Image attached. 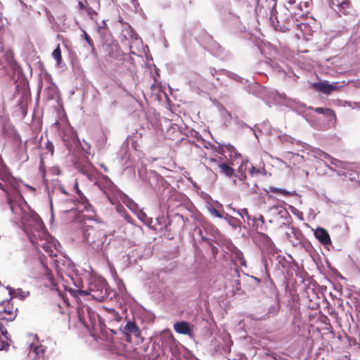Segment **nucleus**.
Instances as JSON below:
<instances>
[{"label": "nucleus", "mask_w": 360, "mask_h": 360, "mask_svg": "<svg viewBox=\"0 0 360 360\" xmlns=\"http://www.w3.org/2000/svg\"><path fill=\"white\" fill-rule=\"evenodd\" d=\"M324 165H325L327 168H328L330 170H331V171H333V172H337V174H338V175H340V176H341V175H345V174L344 172L341 173V172H340L336 171V170L335 169V168H334V167H333L332 166H330L329 164H328V163H327V162H324Z\"/></svg>", "instance_id": "72a5a7b5"}, {"label": "nucleus", "mask_w": 360, "mask_h": 360, "mask_svg": "<svg viewBox=\"0 0 360 360\" xmlns=\"http://www.w3.org/2000/svg\"><path fill=\"white\" fill-rule=\"evenodd\" d=\"M75 188L77 191V193L78 194L79 198L81 202L84 204L89 203V200L83 194V193L78 188V183L76 181L75 184Z\"/></svg>", "instance_id": "393cba45"}, {"label": "nucleus", "mask_w": 360, "mask_h": 360, "mask_svg": "<svg viewBox=\"0 0 360 360\" xmlns=\"http://www.w3.org/2000/svg\"><path fill=\"white\" fill-rule=\"evenodd\" d=\"M79 169L82 174L85 175L91 181H93L94 185L97 186L105 194V186L100 182L99 176H101L102 178L105 179L109 186H112V182L106 176L99 174L96 168L91 165L81 166Z\"/></svg>", "instance_id": "20e7f679"}, {"label": "nucleus", "mask_w": 360, "mask_h": 360, "mask_svg": "<svg viewBox=\"0 0 360 360\" xmlns=\"http://www.w3.org/2000/svg\"><path fill=\"white\" fill-rule=\"evenodd\" d=\"M82 233L84 239L93 250L100 252L103 251L105 240L104 233L92 226L83 227Z\"/></svg>", "instance_id": "f03ea898"}, {"label": "nucleus", "mask_w": 360, "mask_h": 360, "mask_svg": "<svg viewBox=\"0 0 360 360\" xmlns=\"http://www.w3.org/2000/svg\"><path fill=\"white\" fill-rule=\"evenodd\" d=\"M313 86L315 89L325 94H330L335 89L333 85L328 84L326 82L314 83Z\"/></svg>", "instance_id": "dca6fc26"}, {"label": "nucleus", "mask_w": 360, "mask_h": 360, "mask_svg": "<svg viewBox=\"0 0 360 360\" xmlns=\"http://www.w3.org/2000/svg\"><path fill=\"white\" fill-rule=\"evenodd\" d=\"M248 160L242 161L240 165L238 167V168L237 169V172L238 173L245 172V171L248 170Z\"/></svg>", "instance_id": "cd10ccee"}, {"label": "nucleus", "mask_w": 360, "mask_h": 360, "mask_svg": "<svg viewBox=\"0 0 360 360\" xmlns=\"http://www.w3.org/2000/svg\"><path fill=\"white\" fill-rule=\"evenodd\" d=\"M7 202H8V204L9 205L10 209L13 212H14V205H13L11 198L8 195L7 196Z\"/></svg>", "instance_id": "f704fd0d"}, {"label": "nucleus", "mask_w": 360, "mask_h": 360, "mask_svg": "<svg viewBox=\"0 0 360 360\" xmlns=\"http://www.w3.org/2000/svg\"><path fill=\"white\" fill-rule=\"evenodd\" d=\"M97 4H98L97 8H99V7H100L99 3L98 2Z\"/></svg>", "instance_id": "c03bdc74"}, {"label": "nucleus", "mask_w": 360, "mask_h": 360, "mask_svg": "<svg viewBox=\"0 0 360 360\" xmlns=\"http://www.w3.org/2000/svg\"><path fill=\"white\" fill-rule=\"evenodd\" d=\"M295 2H296V1H295V0H288V4L289 5H292V4H294Z\"/></svg>", "instance_id": "ea45409f"}, {"label": "nucleus", "mask_w": 360, "mask_h": 360, "mask_svg": "<svg viewBox=\"0 0 360 360\" xmlns=\"http://www.w3.org/2000/svg\"><path fill=\"white\" fill-rule=\"evenodd\" d=\"M269 191L271 193L281 194L285 197L290 196L292 195L290 192L286 191L285 189L279 188L274 186H269Z\"/></svg>", "instance_id": "4be33fe9"}, {"label": "nucleus", "mask_w": 360, "mask_h": 360, "mask_svg": "<svg viewBox=\"0 0 360 360\" xmlns=\"http://www.w3.org/2000/svg\"><path fill=\"white\" fill-rule=\"evenodd\" d=\"M83 35H84V39L86 41V42L91 47V53L93 54H95L96 53V47L94 46V43L93 40L84 30H83Z\"/></svg>", "instance_id": "b1692460"}, {"label": "nucleus", "mask_w": 360, "mask_h": 360, "mask_svg": "<svg viewBox=\"0 0 360 360\" xmlns=\"http://www.w3.org/2000/svg\"><path fill=\"white\" fill-rule=\"evenodd\" d=\"M11 175L8 172V169L4 164L1 156L0 157V179L4 182L9 181L11 180Z\"/></svg>", "instance_id": "ddd939ff"}, {"label": "nucleus", "mask_w": 360, "mask_h": 360, "mask_svg": "<svg viewBox=\"0 0 360 360\" xmlns=\"http://www.w3.org/2000/svg\"><path fill=\"white\" fill-rule=\"evenodd\" d=\"M236 282H237V284L239 285H240V281L238 280Z\"/></svg>", "instance_id": "37998d69"}, {"label": "nucleus", "mask_w": 360, "mask_h": 360, "mask_svg": "<svg viewBox=\"0 0 360 360\" xmlns=\"http://www.w3.org/2000/svg\"><path fill=\"white\" fill-rule=\"evenodd\" d=\"M174 330L179 334L191 335L192 333V328L187 321H179L174 324Z\"/></svg>", "instance_id": "9b49d317"}, {"label": "nucleus", "mask_w": 360, "mask_h": 360, "mask_svg": "<svg viewBox=\"0 0 360 360\" xmlns=\"http://www.w3.org/2000/svg\"><path fill=\"white\" fill-rule=\"evenodd\" d=\"M240 215H245L247 217L248 221L251 219V216L249 214L248 210L247 208H244L241 210V212H239Z\"/></svg>", "instance_id": "473e14b6"}, {"label": "nucleus", "mask_w": 360, "mask_h": 360, "mask_svg": "<svg viewBox=\"0 0 360 360\" xmlns=\"http://www.w3.org/2000/svg\"><path fill=\"white\" fill-rule=\"evenodd\" d=\"M248 171L251 176H257L261 174H265V169L264 167H255L251 162H248Z\"/></svg>", "instance_id": "f3484780"}, {"label": "nucleus", "mask_w": 360, "mask_h": 360, "mask_svg": "<svg viewBox=\"0 0 360 360\" xmlns=\"http://www.w3.org/2000/svg\"><path fill=\"white\" fill-rule=\"evenodd\" d=\"M210 212L212 215H214L218 218H222V214L218 210H217L215 208L212 207L210 210Z\"/></svg>", "instance_id": "2f4dec72"}, {"label": "nucleus", "mask_w": 360, "mask_h": 360, "mask_svg": "<svg viewBox=\"0 0 360 360\" xmlns=\"http://www.w3.org/2000/svg\"><path fill=\"white\" fill-rule=\"evenodd\" d=\"M124 217L127 222L131 223L132 217L128 214L126 211L124 212Z\"/></svg>", "instance_id": "c9c22d12"}, {"label": "nucleus", "mask_w": 360, "mask_h": 360, "mask_svg": "<svg viewBox=\"0 0 360 360\" xmlns=\"http://www.w3.org/2000/svg\"><path fill=\"white\" fill-rule=\"evenodd\" d=\"M329 162L331 165L335 166L338 168H341L343 169H346L347 168L348 163L345 161H341L340 160H338L332 156H330V158L329 159Z\"/></svg>", "instance_id": "6ab92c4d"}, {"label": "nucleus", "mask_w": 360, "mask_h": 360, "mask_svg": "<svg viewBox=\"0 0 360 360\" xmlns=\"http://www.w3.org/2000/svg\"><path fill=\"white\" fill-rule=\"evenodd\" d=\"M41 259V264L44 268V275L46 279L48 281L47 283H46V286H49L51 289H56V287L58 285L56 279L54 278L53 274H51V270L48 268L47 264L44 261L43 258H40Z\"/></svg>", "instance_id": "0eeeda50"}, {"label": "nucleus", "mask_w": 360, "mask_h": 360, "mask_svg": "<svg viewBox=\"0 0 360 360\" xmlns=\"http://www.w3.org/2000/svg\"><path fill=\"white\" fill-rule=\"evenodd\" d=\"M123 332L128 336L141 337V330L137 324L133 321H129L124 327Z\"/></svg>", "instance_id": "6e6552de"}, {"label": "nucleus", "mask_w": 360, "mask_h": 360, "mask_svg": "<svg viewBox=\"0 0 360 360\" xmlns=\"http://www.w3.org/2000/svg\"><path fill=\"white\" fill-rule=\"evenodd\" d=\"M52 56L56 60L58 65H60L61 63L62 55L60 44H58L56 49L53 51Z\"/></svg>", "instance_id": "5701e85b"}, {"label": "nucleus", "mask_w": 360, "mask_h": 360, "mask_svg": "<svg viewBox=\"0 0 360 360\" xmlns=\"http://www.w3.org/2000/svg\"><path fill=\"white\" fill-rule=\"evenodd\" d=\"M314 236L322 245H327L331 243L329 233L323 228H317L314 231Z\"/></svg>", "instance_id": "9d476101"}, {"label": "nucleus", "mask_w": 360, "mask_h": 360, "mask_svg": "<svg viewBox=\"0 0 360 360\" xmlns=\"http://www.w3.org/2000/svg\"><path fill=\"white\" fill-rule=\"evenodd\" d=\"M258 237L260 240L264 242V243L266 246V248H273L274 243L272 242V240L268 235H266V233H259Z\"/></svg>", "instance_id": "aec40b11"}, {"label": "nucleus", "mask_w": 360, "mask_h": 360, "mask_svg": "<svg viewBox=\"0 0 360 360\" xmlns=\"http://www.w3.org/2000/svg\"><path fill=\"white\" fill-rule=\"evenodd\" d=\"M89 290L90 292L88 293L86 291L79 290V293L82 295L90 294L94 299L98 301H102L105 298V290H103L102 288L101 290H96L93 287H91Z\"/></svg>", "instance_id": "f8f14e48"}, {"label": "nucleus", "mask_w": 360, "mask_h": 360, "mask_svg": "<svg viewBox=\"0 0 360 360\" xmlns=\"http://www.w3.org/2000/svg\"><path fill=\"white\" fill-rule=\"evenodd\" d=\"M279 30H280V31H282V32H285V29H284V28H281H281L279 29Z\"/></svg>", "instance_id": "79ce46f5"}, {"label": "nucleus", "mask_w": 360, "mask_h": 360, "mask_svg": "<svg viewBox=\"0 0 360 360\" xmlns=\"http://www.w3.org/2000/svg\"><path fill=\"white\" fill-rule=\"evenodd\" d=\"M339 8V11L344 15L349 13L351 8V2L349 0H336V3H333Z\"/></svg>", "instance_id": "4468645a"}, {"label": "nucleus", "mask_w": 360, "mask_h": 360, "mask_svg": "<svg viewBox=\"0 0 360 360\" xmlns=\"http://www.w3.org/2000/svg\"><path fill=\"white\" fill-rule=\"evenodd\" d=\"M108 200H110V202H111L112 203H113V202H112V201L111 200L110 198V197H108Z\"/></svg>", "instance_id": "a18cd8bd"}, {"label": "nucleus", "mask_w": 360, "mask_h": 360, "mask_svg": "<svg viewBox=\"0 0 360 360\" xmlns=\"http://www.w3.org/2000/svg\"><path fill=\"white\" fill-rule=\"evenodd\" d=\"M85 10L91 19H94V16L98 15V12L96 11V9L93 8L91 6H89V5L86 6Z\"/></svg>", "instance_id": "bb28decb"}, {"label": "nucleus", "mask_w": 360, "mask_h": 360, "mask_svg": "<svg viewBox=\"0 0 360 360\" xmlns=\"http://www.w3.org/2000/svg\"><path fill=\"white\" fill-rule=\"evenodd\" d=\"M212 226V224H209V223H207V222H205V223L204 224V225H203V228H204L205 229H206V226Z\"/></svg>", "instance_id": "a19ab883"}, {"label": "nucleus", "mask_w": 360, "mask_h": 360, "mask_svg": "<svg viewBox=\"0 0 360 360\" xmlns=\"http://www.w3.org/2000/svg\"><path fill=\"white\" fill-rule=\"evenodd\" d=\"M87 5L84 4L82 1H79L78 7L79 10H85Z\"/></svg>", "instance_id": "e433bc0d"}, {"label": "nucleus", "mask_w": 360, "mask_h": 360, "mask_svg": "<svg viewBox=\"0 0 360 360\" xmlns=\"http://www.w3.org/2000/svg\"><path fill=\"white\" fill-rule=\"evenodd\" d=\"M61 138L66 146L73 142L76 137V133L72 127L66 126L63 128L61 133Z\"/></svg>", "instance_id": "1a4fd4ad"}, {"label": "nucleus", "mask_w": 360, "mask_h": 360, "mask_svg": "<svg viewBox=\"0 0 360 360\" xmlns=\"http://www.w3.org/2000/svg\"><path fill=\"white\" fill-rule=\"evenodd\" d=\"M18 309L10 301L0 303V321H12L17 316Z\"/></svg>", "instance_id": "423d86ee"}, {"label": "nucleus", "mask_w": 360, "mask_h": 360, "mask_svg": "<svg viewBox=\"0 0 360 360\" xmlns=\"http://www.w3.org/2000/svg\"><path fill=\"white\" fill-rule=\"evenodd\" d=\"M8 340H0V350L8 349L10 345L8 342Z\"/></svg>", "instance_id": "c756f323"}, {"label": "nucleus", "mask_w": 360, "mask_h": 360, "mask_svg": "<svg viewBox=\"0 0 360 360\" xmlns=\"http://www.w3.org/2000/svg\"><path fill=\"white\" fill-rule=\"evenodd\" d=\"M236 176H237L238 179H235L233 181V183H234L235 185L238 184V183H237L238 180L240 181H244L247 179V176H246L245 172L238 173Z\"/></svg>", "instance_id": "c85d7f7f"}, {"label": "nucleus", "mask_w": 360, "mask_h": 360, "mask_svg": "<svg viewBox=\"0 0 360 360\" xmlns=\"http://www.w3.org/2000/svg\"><path fill=\"white\" fill-rule=\"evenodd\" d=\"M240 264L245 266V259L243 257L240 259Z\"/></svg>", "instance_id": "58836bf2"}, {"label": "nucleus", "mask_w": 360, "mask_h": 360, "mask_svg": "<svg viewBox=\"0 0 360 360\" xmlns=\"http://www.w3.org/2000/svg\"><path fill=\"white\" fill-rule=\"evenodd\" d=\"M32 342L29 345V355L33 360H47V347L37 335L31 336Z\"/></svg>", "instance_id": "7ed1b4c3"}, {"label": "nucleus", "mask_w": 360, "mask_h": 360, "mask_svg": "<svg viewBox=\"0 0 360 360\" xmlns=\"http://www.w3.org/2000/svg\"><path fill=\"white\" fill-rule=\"evenodd\" d=\"M208 163L212 167H217L219 172L231 178L233 176L235 170L231 165L224 162L221 156H216L215 158H210Z\"/></svg>", "instance_id": "39448f33"}, {"label": "nucleus", "mask_w": 360, "mask_h": 360, "mask_svg": "<svg viewBox=\"0 0 360 360\" xmlns=\"http://www.w3.org/2000/svg\"><path fill=\"white\" fill-rule=\"evenodd\" d=\"M107 320L108 323H111L112 321L120 322L122 320V316L120 314L115 311V309H110L107 310Z\"/></svg>", "instance_id": "a211bd4d"}, {"label": "nucleus", "mask_w": 360, "mask_h": 360, "mask_svg": "<svg viewBox=\"0 0 360 360\" xmlns=\"http://www.w3.org/2000/svg\"><path fill=\"white\" fill-rule=\"evenodd\" d=\"M75 188L77 191V193L78 194L79 198L81 202L84 204L89 203V200L83 194V193L78 188V183L76 181L75 184Z\"/></svg>", "instance_id": "a878e982"}, {"label": "nucleus", "mask_w": 360, "mask_h": 360, "mask_svg": "<svg viewBox=\"0 0 360 360\" xmlns=\"http://www.w3.org/2000/svg\"><path fill=\"white\" fill-rule=\"evenodd\" d=\"M315 112L319 114H323L326 117L329 119L330 121H332L333 120H335L336 116L334 110L330 108H311Z\"/></svg>", "instance_id": "2eb2a0df"}, {"label": "nucleus", "mask_w": 360, "mask_h": 360, "mask_svg": "<svg viewBox=\"0 0 360 360\" xmlns=\"http://www.w3.org/2000/svg\"><path fill=\"white\" fill-rule=\"evenodd\" d=\"M312 153H314V158H319V159L324 158V159L329 160V159L330 158V156H331L329 154L324 152L323 150H320L319 148H316V149L313 150Z\"/></svg>", "instance_id": "412c9836"}, {"label": "nucleus", "mask_w": 360, "mask_h": 360, "mask_svg": "<svg viewBox=\"0 0 360 360\" xmlns=\"http://www.w3.org/2000/svg\"><path fill=\"white\" fill-rule=\"evenodd\" d=\"M22 227L28 236L30 242L38 250L40 247L51 258L53 266L58 271L65 265V259L58 257L59 250L56 242L45 229L44 224L40 217L34 210L24 212L21 216Z\"/></svg>", "instance_id": "f257e3e1"}, {"label": "nucleus", "mask_w": 360, "mask_h": 360, "mask_svg": "<svg viewBox=\"0 0 360 360\" xmlns=\"http://www.w3.org/2000/svg\"><path fill=\"white\" fill-rule=\"evenodd\" d=\"M0 189L3 190L4 192L8 193L7 191L5 189L4 185L0 182Z\"/></svg>", "instance_id": "4c0bfd02"}, {"label": "nucleus", "mask_w": 360, "mask_h": 360, "mask_svg": "<svg viewBox=\"0 0 360 360\" xmlns=\"http://www.w3.org/2000/svg\"><path fill=\"white\" fill-rule=\"evenodd\" d=\"M46 149L50 153L51 155L54 153V146L52 142L48 141L46 143Z\"/></svg>", "instance_id": "7c9ffc66"}]
</instances>
